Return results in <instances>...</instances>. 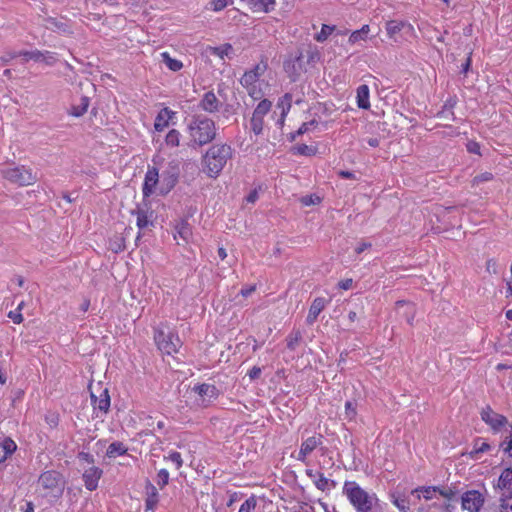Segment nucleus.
Instances as JSON below:
<instances>
[{
  "label": "nucleus",
  "instance_id": "1",
  "mask_svg": "<svg viewBox=\"0 0 512 512\" xmlns=\"http://www.w3.org/2000/svg\"><path fill=\"white\" fill-rule=\"evenodd\" d=\"M342 492L356 512H382L376 493L366 491L356 481H345Z\"/></svg>",
  "mask_w": 512,
  "mask_h": 512
},
{
  "label": "nucleus",
  "instance_id": "2",
  "mask_svg": "<svg viewBox=\"0 0 512 512\" xmlns=\"http://www.w3.org/2000/svg\"><path fill=\"white\" fill-rule=\"evenodd\" d=\"M190 136L189 146L199 148L212 143L217 137L215 122L204 115H194L187 125Z\"/></svg>",
  "mask_w": 512,
  "mask_h": 512
},
{
  "label": "nucleus",
  "instance_id": "3",
  "mask_svg": "<svg viewBox=\"0 0 512 512\" xmlns=\"http://www.w3.org/2000/svg\"><path fill=\"white\" fill-rule=\"evenodd\" d=\"M232 156L233 149L230 145L226 143L211 145L202 157L208 176L216 178Z\"/></svg>",
  "mask_w": 512,
  "mask_h": 512
},
{
  "label": "nucleus",
  "instance_id": "4",
  "mask_svg": "<svg viewBox=\"0 0 512 512\" xmlns=\"http://www.w3.org/2000/svg\"><path fill=\"white\" fill-rule=\"evenodd\" d=\"M38 485L46 491L45 496L60 498L64 492L66 481L60 472L48 470L39 476Z\"/></svg>",
  "mask_w": 512,
  "mask_h": 512
},
{
  "label": "nucleus",
  "instance_id": "5",
  "mask_svg": "<svg viewBox=\"0 0 512 512\" xmlns=\"http://www.w3.org/2000/svg\"><path fill=\"white\" fill-rule=\"evenodd\" d=\"M154 340L158 349L168 355L176 353L182 345L178 335L165 326H159L155 329Z\"/></svg>",
  "mask_w": 512,
  "mask_h": 512
},
{
  "label": "nucleus",
  "instance_id": "6",
  "mask_svg": "<svg viewBox=\"0 0 512 512\" xmlns=\"http://www.w3.org/2000/svg\"><path fill=\"white\" fill-rule=\"evenodd\" d=\"M386 33L394 43H402L416 38V32L412 24L403 20H389L385 25Z\"/></svg>",
  "mask_w": 512,
  "mask_h": 512
},
{
  "label": "nucleus",
  "instance_id": "7",
  "mask_svg": "<svg viewBox=\"0 0 512 512\" xmlns=\"http://www.w3.org/2000/svg\"><path fill=\"white\" fill-rule=\"evenodd\" d=\"M2 175L6 180L19 186L32 185L37 180V177L32 173V170L25 166L5 169L2 171Z\"/></svg>",
  "mask_w": 512,
  "mask_h": 512
},
{
  "label": "nucleus",
  "instance_id": "8",
  "mask_svg": "<svg viewBox=\"0 0 512 512\" xmlns=\"http://www.w3.org/2000/svg\"><path fill=\"white\" fill-rule=\"evenodd\" d=\"M481 420L490 428L493 434L500 433L508 424L506 416L494 411L491 406L486 405L480 411Z\"/></svg>",
  "mask_w": 512,
  "mask_h": 512
},
{
  "label": "nucleus",
  "instance_id": "9",
  "mask_svg": "<svg viewBox=\"0 0 512 512\" xmlns=\"http://www.w3.org/2000/svg\"><path fill=\"white\" fill-rule=\"evenodd\" d=\"M131 214L136 216V225L140 231L154 226V211L146 201L138 204L136 209L131 211Z\"/></svg>",
  "mask_w": 512,
  "mask_h": 512
},
{
  "label": "nucleus",
  "instance_id": "10",
  "mask_svg": "<svg viewBox=\"0 0 512 512\" xmlns=\"http://www.w3.org/2000/svg\"><path fill=\"white\" fill-rule=\"evenodd\" d=\"M271 107L272 102L268 99H263L256 106L250 121L251 129L256 135L262 133L264 116L270 111Z\"/></svg>",
  "mask_w": 512,
  "mask_h": 512
},
{
  "label": "nucleus",
  "instance_id": "11",
  "mask_svg": "<svg viewBox=\"0 0 512 512\" xmlns=\"http://www.w3.org/2000/svg\"><path fill=\"white\" fill-rule=\"evenodd\" d=\"M462 508L469 512H479L484 504V496L477 490L466 491L462 497Z\"/></svg>",
  "mask_w": 512,
  "mask_h": 512
},
{
  "label": "nucleus",
  "instance_id": "12",
  "mask_svg": "<svg viewBox=\"0 0 512 512\" xmlns=\"http://www.w3.org/2000/svg\"><path fill=\"white\" fill-rule=\"evenodd\" d=\"M98 392L99 395H96L93 390H91V401L94 407V410H98L104 414H107L110 408V395L108 388H103L100 384H98Z\"/></svg>",
  "mask_w": 512,
  "mask_h": 512
},
{
  "label": "nucleus",
  "instance_id": "13",
  "mask_svg": "<svg viewBox=\"0 0 512 512\" xmlns=\"http://www.w3.org/2000/svg\"><path fill=\"white\" fill-rule=\"evenodd\" d=\"M19 55L24 57L25 61L33 60L35 62H43L47 66H53L57 62L56 54L51 51H20Z\"/></svg>",
  "mask_w": 512,
  "mask_h": 512
},
{
  "label": "nucleus",
  "instance_id": "14",
  "mask_svg": "<svg viewBox=\"0 0 512 512\" xmlns=\"http://www.w3.org/2000/svg\"><path fill=\"white\" fill-rule=\"evenodd\" d=\"M268 68L266 60H261L252 69L246 71L240 79L242 86H250L257 83L260 77L265 73Z\"/></svg>",
  "mask_w": 512,
  "mask_h": 512
},
{
  "label": "nucleus",
  "instance_id": "15",
  "mask_svg": "<svg viewBox=\"0 0 512 512\" xmlns=\"http://www.w3.org/2000/svg\"><path fill=\"white\" fill-rule=\"evenodd\" d=\"M192 391L201 398V405L204 407L218 396V389L214 385L206 383L194 386Z\"/></svg>",
  "mask_w": 512,
  "mask_h": 512
},
{
  "label": "nucleus",
  "instance_id": "16",
  "mask_svg": "<svg viewBox=\"0 0 512 512\" xmlns=\"http://www.w3.org/2000/svg\"><path fill=\"white\" fill-rule=\"evenodd\" d=\"M322 440L323 436L321 434H318L317 436L309 437L305 441H303L298 452L297 460L305 462L306 457L310 453H312L317 447L322 445Z\"/></svg>",
  "mask_w": 512,
  "mask_h": 512
},
{
  "label": "nucleus",
  "instance_id": "17",
  "mask_svg": "<svg viewBox=\"0 0 512 512\" xmlns=\"http://www.w3.org/2000/svg\"><path fill=\"white\" fill-rule=\"evenodd\" d=\"M395 310H396V313L401 318L405 319L408 324H410V325L413 324V320H414L415 314H416V308H415L414 303L404 301V300H399L395 304Z\"/></svg>",
  "mask_w": 512,
  "mask_h": 512
},
{
  "label": "nucleus",
  "instance_id": "18",
  "mask_svg": "<svg viewBox=\"0 0 512 512\" xmlns=\"http://www.w3.org/2000/svg\"><path fill=\"white\" fill-rule=\"evenodd\" d=\"M199 107L207 113L214 114L219 112L221 102L218 100L213 91H208L200 100Z\"/></svg>",
  "mask_w": 512,
  "mask_h": 512
},
{
  "label": "nucleus",
  "instance_id": "19",
  "mask_svg": "<svg viewBox=\"0 0 512 512\" xmlns=\"http://www.w3.org/2000/svg\"><path fill=\"white\" fill-rule=\"evenodd\" d=\"M102 469L92 466L86 469L82 475L86 489L94 491L98 487V481L102 476Z\"/></svg>",
  "mask_w": 512,
  "mask_h": 512
},
{
  "label": "nucleus",
  "instance_id": "20",
  "mask_svg": "<svg viewBox=\"0 0 512 512\" xmlns=\"http://www.w3.org/2000/svg\"><path fill=\"white\" fill-rule=\"evenodd\" d=\"M158 180V170L155 167L149 168L148 171L146 172L142 189L144 197H149L154 192Z\"/></svg>",
  "mask_w": 512,
  "mask_h": 512
},
{
  "label": "nucleus",
  "instance_id": "21",
  "mask_svg": "<svg viewBox=\"0 0 512 512\" xmlns=\"http://www.w3.org/2000/svg\"><path fill=\"white\" fill-rule=\"evenodd\" d=\"M326 304L327 300L323 297H317L313 300L306 318V323L308 325H313L316 322L319 314L326 307Z\"/></svg>",
  "mask_w": 512,
  "mask_h": 512
},
{
  "label": "nucleus",
  "instance_id": "22",
  "mask_svg": "<svg viewBox=\"0 0 512 512\" xmlns=\"http://www.w3.org/2000/svg\"><path fill=\"white\" fill-rule=\"evenodd\" d=\"M246 2L253 12L269 13L275 9V0H241Z\"/></svg>",
  "mask_w": 512,
  "mask_h": 512
},
{
  "label": "nucleus",
  "instance_id": "23",
  "mask_svg": "<svg viewBox=\"0 0 512 512\" xmlns=\"http://www.w3.org/2000/svg\"><path fill=\"white\" fill-rule=\"evenodd\" d=\"M45 24L48 29H51L56 32L64 33V34H71L72 30L70 25L63 21V19H58L54 17H47L45 19Z\"/></svg>",
  "mask_w": 512,
  "mask_h": 512
},
{
  "label": "nucleus",
  "instance_id": "24",
  "mask_svg": "<svg viewBox=\"0 0 512 512\" xmlns=\"http://www.w3.org/2000/svg\"><path fill=\"white\" fill-rule=\"evenodd\" d=\"M174 114L175 113L167 107L161 109L155 119V123H154L155 130L159 131V132L163 131L168 126L169 121L172 119Z\"/></svg>",
  "mask_w": 512,
  "mask_h": 512
},
{
  "label": "nucleus",
  "instance_id": "25",
  "mask_svg": "<svg viewBox=\"0 0 512 512\" xmlns=\"http://www.w3.org/2000/svg\"><path fill=\"white\" fill-rule=\"evenodd\" d=\"M192 235V229L187 220L179 221L175 226L174 238L179 236L183 241L188 242Z\"/></svg>",
  "mask_w": 512,
  "mask_h": 512
},
{
  "label": "nucleus",
  "instance_id": "26",
  "mask_svg": "<svg viewBox=\"0 0 512 512\" xmlns=\"http://www.w3.org/2000/svg\"><path fill=\"white\" fill-rule=\"evenodd\" d=\"M16 448V443L11 438H5L3 442L0 443V463L4 462L12 455Z\"/></svg>",
  "mask_w": 512,
  "mask_h": 512
},
{
  "label": "nucleus",
  "instance_id": "27",
  "mask_svg": "<svg viewBox=\"0 0 512 512\" xmlns=\"http://www.w3.org/2000/svg\"><path fill=\"white\" fill-rule=\"evenodd\" d=\"M146 500L145 506L147 510H153L158 503V491L156 487L150 482L147 483L146 486Z\"/></svg>",
  "mask_w": 512,
  "mask_h": 512
},
{
  "label": "nucleus",
  "instance_id": "28",
  "mask_svg": "<svg viewBox=\"0 0 512 512\" xmlns=\"http://www.w3.org/2000/svg\"><path fill=\"white\" fill-rule=\"evenodd\" d=\"M357 105L361 109H368L370 107L369 87L365 84L357 88Z\"/></svg>",
  "mask_w": 512,
  "mask_h": 512
},
{
  "label": "nucleus",
  "instance_id": "29",
  "mask_svg": "<svg viewBox=\"0 0 512 512\" xmlns=\"http://www.w3.org/2000/svg\"><path fill=\"white\" fill-rule=\"evenodd\" d=\"M392 503L401 511L408 512L410 510V503L408 498L400 494L399 492H393L390 494Z\"/></svg>",
  "mask_w": 512,
  "mask_h": 512
},
{
  "label": "nucleus",
  "instance_id": "30",
  "mask_svg": "<svg viewBox=\"0 0 512 512\" xmlns=\"http://www.w3.org/2000/svg\"><path fill=\"white\" fill-rule=\"evenodd\" d=\"M491 446L488 442L484 441L482 438L478 437L475 439L473 448L469 452V456L472 459H478V455L480 453H484L488 450H490Z\"/></svg>",
  "mask_w": 512,
  "mask_h": 512
},
{
  "label": "nucleus",
  "instance_id": "31",
  "mask_svg": "<svg viewBox=\"0 0 512 512\" xmlns=\"http://www.w3.org/2000/svg\"><path fill=\"white\" fill-rule=\"evenodd\" d=\"M302 58L303 54L300 52L293 60H287L284 63L285 70L291 74L299 75V72L302 70Z\"/></svg>",
  "mask_w": 512,
  "mask_h": 512
},
{
  "label": "nucleus",
  "instance_id": "32",
  "mask_svg": "<svg viewBox=\"0 0 512 512\" xmlns=\"http://www.w3.org/2000/svg\"><path fill=\"white\" fill-rule=\"evenodd\" d=\"M127 451V447L122 442L115 441L108 446L106 455L109 458H115L117 456L125 455Z\"/></svg>",
  "mask_w": 512,
  "mask_h": 512
},
{
  "label": "nucleus",
  "instance_id": "33",
  "mask_svg": "<svg viewBox=\"0 0 512 512\" xmlns=\"http://www.w3.org/2000/svg\"><path fill=\"white\" fill-rule=\"evenodd\" d=\"M90 100L86 96L80 98V102L77 105H72L70 114L75 117L84 115L89 107Z\"/></svg>",
  "mask_w": 512,
  "mask_h": 512
},
{
  "label": "nucleus",
  "instance_id": "34",
  "mask_svg": "<svg viewBox=\"0 0 512 512\" xmlns=\"http://www.w3.org/2000/svg\"><path fill=\"white\" fill-rule=\"evenodd\" d=\"M317 475L318 478L314 481L317 489L321 491H326L336 486V482L334 480L326 478L322 473H317Z\"/></svg>",
  "mask_w": 512,
  "mask_h": 512
},
{
  "label": "nucleus",
  "instance_id": "35",
  "mask_svg": "<svg viewBox=\"0 0 512 512\" xmlns=\"http://www.w3.org/2000/svg\"><path fill=\"white\" fill-rule=\"evenodd\" d=\"M161 56H162L163 62L166 64V66L170 70L176 72V71H179L183 67L182 62L177 59L171 58L169 53L164 52L161 54Z\"/></svg>",
  "mask_w": 512,
  "mask_h": 512
},
{
  "label": "nucleus",
  "instance_id": "36",
  "mask_svg": "<svg viewBox=\"0 0 512 512\" xmlns=\"http://www.w3.org/2000/svg\"><path fill=\"white\" fill-rule=\"evenodd\" d=\"M302 339V334L299 330L292 331L286 338L287 348L294 351Z\"/></svg>",
  "mask_w": 512,
  "mask_h": 512
},
{
  "label": "nucleus",
  "instance_id": "37",
  "mask_svg": "<svg viewBox=\"0 0 512 512\" xmlns=\"http://www.w3.org/2000/svg\"><path fill=\"white\" fill-rule=\"evenodd\" d=\"M502 488H511L512 486V468H506L499 477V484Z\"/></svg>",
  "mask_w": 512,
  "mask_h": 512
},
{
  "label": "nucleus",
  "instance_id": "38",
  "mask_svg": "<svg viewBox=\"0 0 512 512\" xmlns=\"http://www.w3.org/2000/svg\"><path fill=\"white\" fill-rule=\"evenodd\" d=\"M180 137V132L176 129H172L167 133L165 142L170 147H177L180 144Z\"/></svg>",
  "mask_w": 512,
  "mask_h": 512
},
{
  "label": "nucleus",
  "instance_id": "39",
  "mask_svg": "<svg viewBox=\"0 0 512 512\" xmlns=\"http://www.w3.org/2000/svg\"><path fill=\"white\" fill-rule=\"evenodd\" d=\"M509 435L506 436L499 444V448L506 454L512 456V423L509 425Z\"/></svg>",
  "mask_w": 512,
  "mask_h": 512
},
{
  "label": "nucleus",
  "instance_id": "40",
  "mask_svg": "<svg viewBox=\"0 0 512 512\" xmlns=\"http://www.w3.org/2000/svg\"><path fill=\"white\" fill-rule=\"evenodd\" d=\"M335 30V26H330L327 24H323L321 27V31L315 35L314 39L317 42H324L327 38L332 34Z\"/></svg>",
  "mask_w": 512,
  "mask_h": 512
},
{
  "label": "nucleus",
  "instance_id": "41",
  "mask_svg": "<svg viewBox=\"0 0 512 512\" xmlns=\"http://www.w3.org/2000/svg\"><path fill=\"white\" fill-rule=\"evenodd\" d=\"M109 247L115 253L123 251L125 249L124 238L121 236H115L114 238L110 239Z\"/></svg>",
  "mask_w": 512,
  "mask_h": 512
},
{
  "label": "nucleus",
  "instance_id": "42",
  "mask_svg": "<svg viewBox=\"0 0 512 512\" xmlns=\"http://www.w3.org/2000/svg\"><path fill=\"white\" fill-rule=\"evenodd\" d=\"M368 32H369V26L364 25L360 30L354 31L350 35L349 42L356 43L357 41L363 39V36L366 35Z\"/></svg>",
  "mask_w": 512,
  "mask_h": 512
},
{
  "label": "nucleus",
  "instance_id": "43",
  "mask_svg": "<svg viewBox=\"0 0 512 512\" xmlns=\"http://www.w3.org/2000/svg\"><path fill=\"white\" fill-rule=\"evenodd\" d=\"M256 504L257 502L255 497L251 496L240 506L238 512H252L256 508Z\"/></svg>",
  "mask_w": 512,
  "mask_h": 512
},
{
  "label": "nucleus",
  "instance_id": "44",
  "mask_svg": "<svg viewBox=\"0 0 512 512\" xmlns=\"http://www.w3.org/2000/svg\"><path fill=\"white\" fill-rule=\"evenodd\" d=\"M246 88L248 94L250 97H252L254 100H259L263 96V92L260 88L257 87L256 83H253L250 86H243Z\"/></svg>",
  "mask_w": 512,
  "mask_h": 512
},
{
  "label": "nucleus",
  "instance_id": "45",
  "mask_svg": "<svg viewBox=\"0 0 512 512\" xmlns=\"http://www.w3.org/2000/svg\"><path fill=\"white\" fill-rule=\"evenodd\" d=\"M284 101H286V108L283 107L282 109V113H281V119L279 121V123L282 125L283 122H284V117L286 116V114L288 113V111L290 110L291 108V95L290 94H285L282 99H281V102L279 103V106L280 105H283L284 104Z\"/></svg>",
  "mask_w": 512,
  "mask_h": 512
},
{
  "label": "nucleus",
  "instance_id": "46",
  "mask_svg": "<svg viewBox=\"0 0 512 512\" xmlns=\"http://www.w3.org/2000/svg\"><path fill=\"white\" fill-rule=\"evenodd\" d=\"M169 482V472L166 469H160L157 474V484L162 489Z\"/></svg>",
  "mask_w": 512,
  "mask_h": 512
},
{
  "label": "nucleus",
  "instance_id": "47",
  "mask_svg": "<svg viewBox=\"0 0 512 512\" xmlns=\"http://www.w3.org/2000/svg\"><path fill=\"white\" fill-rule=\"evenodd\" d=\"M232 4V0H211L210 7L213 11H221L226 8L229 4Z\"/></svg>",
  "mask_w": 512,
  "mask_h": 512
},
{
  "label": "nucleus",
  "instance_id": "48",
  "mask_svg": "<svg viewBox=\"0 0 512 512\" xmlns=\"http://www.w3.org/2000/svg\"><path fill=\"white\" fill-rule=\"evenodd\" d=\"M356 412V404L352 401H347L345 403V418L348 420H352L355 418Z\"/></svg>",
  "mask_w": 512,
  "mask_h": 512
},
{
  "label": "nucleus",
  "instance_id": "49",
  "mask_svg": "<svg viewBox=\"0 0 512 512\" xmlns=\"http://www.w3.org/2000/svg\"><path fill=\"white\" fill-rule=\"evenodd\" d=\"M164 459L172 461L175 464L176 469H180L183 465L182 456L177 451L171 452L168 456H165Z\"/></svg>",
  "mask_w": 512,
  "mask_h": 512
},
{
  "label": "nucleus",
  "instance_id": "50",
  "mask_svg": "<svg viewBox=\"0 0 512 512\" xmlns=\"http://www.w3.org/2000/svg\"><path fill=\"white\" fill-rule=\"evenodd\" d=\"M295 149L298 154L305 155V156L314 155L316 152V149L314 147L308 146L306 144L298 145Z\"/></svg>",
  "mask_w": 512,
  "mask_h": 512
},
{
  "label": "nucleus",
  "instance_id": "51",
  "mask_svg": "<svg viewBox=\"0 0 512 512\" xmlns=\"http://www.w3.org/2000/svg\"><path fill=\"white\" fill-rule=\"evenodd\" d=\"M492 179H493V174L492 173L484 172V173H481L479 175H476L473 178V185H476V184H479V183H482V182H487V181H490Z\"/></svg>",
  "mask_w": 512,
  "mask_h": 512
},
{
  "label": "nucleus",
  "instance_id": "52",
  "mask_svg": "<svg viewBox=\"0 0 512 512\" xmlns=\"http://www.w3.org/2000/svg\"><path fill=\"white\" fill-rule=\"evenodd\" d=\"M78 460L80 463H86V464H93L95 462L94 456L87 452H79L77 455Z\"/></svg>",
  "mask_w": 512,
  "mask_h": 512
},
{
  "label": "nucleus",
  "instance_id": "53",
  "mask_svg": "<svg viewBox=\"0 0 512 512\" xmlns=\"http://www.w3.org/2000/svg\"><path fill=\"white\" fill-rule=\"evenodd\" d=\"M19 52H9L5 56L0 57V64L6 65L8 64L12 59L19 57Z\"/></svg>",
  "mask_w": 512,
  "mask_h": 512
},
{
  "label": "nucleus",
  "instance_id": "54",
  "mask_svg": "<svg viewBox=\"0 0 512 512\" xmlns=\"http://www.w3.org/2000/svg\"><path fill=\"white\" fill-rule=\"evenodd\" d=\"M500 512H512V497L502 500L500 504Z\"/></svg>",
  "mask_w": 512,
  "mask_h": 512
},
{
  "label": "nucleus",
  "instance_id": "55",
  "mask_svg": "<svg viewBox=\"0 0 512 512\" xmlns=\"http://www.w3.org/2000/svg\"><path fill=\"white\" fill-rule=\"evenodd\" d=\"M8 317L15 323L20 324L23 321V316L21 312H18L16 310L10 311L8 314Z\"/></svg>",
  "mask_w": 512,
  "mask_h": 512
},
{
  "label": "nucleus",
  "instance_id": "56",
  "mask_svg": "<svg viewBox=\"0 0 512 512\" xmlns=\"http://www.w3.org/2000/svg\"><path fill=\"white\" fill-rule=\"evenodd\" d=\"M261 372H262V370L260 367L254 366V367H252V369L249 370L248 376H249L250 380H256L260 377Z\"/></svg>",
  "mask_w": 512,
  "mask_h": 512
},
{
  "label": "nucleus",
  "instance_id": "57",
  "mask_svg": "<svg viewBox=\"0 0 512 512\" xmlns=\"http://www.w3.org/2000/svg\"><path fill=\"white\" fill-rule=\"evenodd\" d=\"M437 492H439L440 495H442L443 497H445L449 500L452 499L453 496L455 495V492L451 488L441 489V488L437 487Z\"/></svg>",
  "mask_w": 512,
  "mask_h": 512
},
{
  "label": "nucleus",
  "instance_id": "58",
  "mask_svg": "<svg viewBox=\"0 0 512 512\" xmlns=\"http://www.w3.org/2000/svg\"><path fill=\"white\" fill-rule=\"evenodd\" d=\"M467 150L470 153L480 154V145L475 141H469L467 143Z\"/></svg>",
  "mask_w": 512,
  "mask_h": 512
},
{
  "label": "nucleus",
  "instance_id": "59",
  "mask_svg": "<svg viewBox=\"0 0 512 512\" xmlns=\"http://www.w3.org/2000/svg\"><path fill=\"white\" fill-rule=\"evenodd\" d=\"M258 190L257 189H253L252 191H250V193L246 196L245 200L247 203H255L258 199Z\"/></svg>",
  "mask_w": 512,
  "mask_h": 512
},
{
  "label": "nucleus",
  "instance_id": "60",
  "mask_svg": "<svg viewBox=\"0 0 512 512\" xmlns=\"http://www.w3.org/2000/svg\"><path fill=\"white\" fill-rule=\"evenodd\" d=\"M486 269L489 273H497V263L494 259H489L486 262Z\"/></svg>",
  "mask_w": 512,
  "mask_h": 512
},
{
  "label": "nucleus",
  "instance_id": "61",
  "mask_svg": "<svg viewBox=\"0 0 512 512\" xmlns=\"http://www.w3.org/2000/svg\"><path fill=\"white\" fill-rule=\"evenodd\" d=\"M471 55H472V52H469L466 61L461 65V73H463V74H466L471 67V62H472Z\"/></svg>",
  "mask_w": 512,
  "mask_h": 512
},
{
  "label": "nucleus",
  "instance_id": "62",
  "mask_svg": "<svg viewBox=\"0 0 512 512\" xmlns=\"http://www.w3.org/2000/svg\"><path fill=\"white\" fill-rule=\"evenodd\" d=\"M302 202L305 204V205H311V204H315V203H319L320 202V198L318 196H306L302 199Z\"/></svg>",
  "mask_w": 512,
  "mask_h": 512
},
{
  "label": "nucleus",
  "instance_id": "63",
  "mask_svg": "<svg viewBox=\"0 0 512 512\" xmlns=\"http://www.w3.org/2000/svg\"><path fill=\"white\" fill-rule=\"evenodd\" d=\"M256 290V286L255 285H250V286H247V287H244L241 289L240 291V294L243 296V297H248L250 296L254 291Z\"/></svg>",
  "mask_w": 512,
  "mask_h": 512
},
{
  "label": "nucleus",
  "instance_id": "64",
  "mask_svg": "<svg viewBox=\"0 0 512 512\" xmlns=\"http://www.w3.org/2000/svg\"><path fill=\"white\" fill-rule=\"evenodd\" d=\"M435 492H437V487H427L423 490V496L425 499H431Z\"/></svg>",
  "mask_w": 512,
  "mask_h": 512
}]
</instances>
